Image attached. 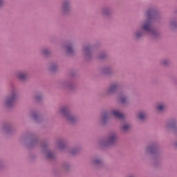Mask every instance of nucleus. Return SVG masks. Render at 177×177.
Listing matches in <instances>:
<instances>
[{"instance_id": "f257e3e1", "label": "nucleus", "mask_w": 177, "mask_h": 177, "mask_svg": "<svg viewBox=\"0 0 177 177\" xmlns=\"http://www.w3.org/2000/svg\"><path fill=\"white\" fill-rule=\"evenodd\" d=\"M143 30H145V31H148L149 32H151V31H153V28H151V24H150V21H148L144 24Z\"/></svg>"}, {"instance_id": "f03ea898", "label": "nucleus", "mask_w": 177, "mask_h": 177, "mask_svg": "<svg viewBox=\"0 0 177 177\" xmlns=\"http://www.w3.org/2000/svg\"><path fill=\"white\" fill-rule=\"evenodd\" d=\"M112 115L113 117H115V118H124V115L118 111H113Z\"/></svg>"}, {"instance_id": "7ed1b4c3", "label": "nucleus", "mask_w": 177, "mask_h": 177, "mask_svg": "<svg viewBox=\"0 0 177 177\" xmlns=\"http://www.w3.org/2000/svg\"><path fill=\"white\" fill-rule=\"evenodd\" d=\"M15 97H16L15 95H12V97H8V99L6 102V104H8V106H10V104H12V103H13V102H15Z\"/></svg>"}, {"instance_id": "20e7f679", "label": "nucleus", "mask_w": 177, "mask_h": 177, "mask_svg": "<svg viewBox=\"0 0 177 177\" xmlns=\"http://www.w3.org/2000/svg\"><path fill=\"white\" fill-rule=\"evenodd\" d=\"M26 77H27V75H26V73H20L19 74V80H26Z\"/></svg>"}, {"instance_id": "39448f33", "label": "nucleus", "mask_w": 177, "mask_h": 177, "mask_svg": "<svg viewBox=\"0 0 177 177\" xmlns=\"http://www.w3.org/2000/svg\"><path fill=\"white\" fill-rule=\"evenodd\" d=\"M115 140V135H112L109 138V143H114Z\"/></svg>"}, {"instance_id": "423d86ee", "label": "nucleus", "mask_w": 177, "mask_h": 177, "mask_svg": "<svg viewBox=\"0 0 177 177\" xmlns=\"http://www.w3.org/2000/svg\"><path fill=\"white\" fill-rule=\"evenodd\" d=\"M145 118H146V115H145V113H139L138 118L140 120H145Z\"/></svg>"}, {"instance_id": "0eeeda50", "label": "nucleus", "mask_w": 177, "mask_h": 177, "mask_svg": "<svg viewBox=\"0 0 177 177\" xmlns=\"http://www.w3.org/2000/svg\"><path fill=\"white\" fill-rule=\"evenodd\" d=\"M117 89V85H112L109 88V92H114Z\"/></svg>"}, {"instance_id": "6e6552de", "label": "nucleus", "mask_w": 177, "mask_h": 177, "mask_svg": "<svg viewBox=\"0 0 177 177\" xmlns=\"http://www.w3.org/2000/svg\"><path fill=\"white\" fill-rule=\"evenodd\" d=\"M61 113L62 114H68V110L67 109V108H63L62 110H61Z\"/></svg>"}, {"instance_id": "1a4fd4ad", "label": "nucleus", "mask_w": 177, "mask_h": 177, "mask_svg": "<svg viewBox=\"0 0 177 177\" xmlns=\"http://www.w3.org/2000/svg\"><path fill=\"white\" fill-rule=\"evenodd\" d=\"M158 110L159 111H162L164 110V105L160 104L158 106Z\"/></svg>"}, {"instance_id": "9d476101", "label": "nucleus", "mask_w": 177, "mask_h": 177, "mask_svg": "<svg viewBox=\"0 0 177 177\" xmlns=\"http://www.w3.org/2000/svg\"><path fill=\"white\" fill-rule=\"evenodd\" d=\"M67 8H68V2H65L64 3V9L66 10V9H67Z\"/></svg>"}, {"instance_id": "9b49d317", "label": "nucleus", "mask_w": 177, "mask_h": 177, "mask_svg": "<svg viewBox=\"0 0 177 177\" xmlns=\"http://www.w3.org/2000/svg\"><path fill=\"white\" fill-rule=\"evenodd\" d=\"M66 49H67V51H68L69 53H71L72 50H73V48H71V46H68V47L66 48Z\"/></svg>"}, {"instance_id": "f8f14e48", "label": "nucleus", "mask_w": 177, "mask_h": 177, "mask_svg": "<svg viewBox=\"0 0 177 177\" xmlns=\"http://www.w3.org/2000/svg\"><path fill=\"white\" fill-rule=\"evenodd\" d=\"M129 128V125L127 124L123 127L124 131H127Z\"/></svg>"}, {"instance_id": "ddd939ff", "label": "nucleus", "mask_w": 177, "mask_h": 177, "mask_svg": "<svg viewBox=\"0 0 177 177\" xmlns=\"http://www.w3.org/2000/svg\"><path fill=\"white\" fill-rule=\"evenodd\" d=\"M120 101L122 102V103H124L125 102V97L120 98Z\"/></svg>"}, {"instance_id": "4468645a", "label": "nucleus", "mask_w": 177, "mask_h": 177, "mask_svg": "<svg viewBox=\"0 0 177 177\" xmlns=\"http://www.w3.org/2000/svg\"><path fill=\"white\" fill-rule=\"evenodd\" d=\"M147 15H148V17H150V16H151V11H148Z\"/></svg>"}, {"instance_id": "2eb2a0df", "label": "nucleus", "mask_w": 177, "mask_h": 177, "mask_svg": "<svg viewBox=\"0 0 177 177\" xmlns=\"http://www.w3.org/2000/svg\"><path fill=\"white\" fill-rule=\"evenodd\" d=\"M100 162V160H97L95 161V164H99Z\"/></svg>"}, {"instance_id": "dca6fc26", "label": "nucleus", "mask_w": 177, "mask_h": 177, "mask_svg": "<svg viewBox=\"0 0 177 177\" xmlns=\"http://www.w3.org/2000/svg\"><path fill=\"white\" fill-rule=\"evenodd\" d=\"M3 3V0H0V6Z\"/></svg>"}, {"instance_id": "f3484780", "label": "nucleus", "mask_w": 177, "mask_h": 177, "mask_svg": "<svg viewBox=\"0 0 177 177\" xmlns=\"http://www.w3.org/2000/svg\"><path fill=\"white\" fill-rule=\"evenodd\" d=\"M136 37H140V35L136 34Z\"/></svg>"}, {"instance_id": "a211bd4d", "label": "nucleus", "mask_w": 177, "mask_h": 177, "mask_svg": "<svg viewBox=\"0 0 177 177\" xmlns=\"http://www.w3.org/2000/svg\"><path fill=\"white\" fill-rule=\"evenodd\" d=\"M48 158H51L52 156H50L49 154L48 155Z\"/></svg>"}, {"instance_id": "6ab92c4d", "label": "nucleus", "mask_w": 177, "mask_h": 177, "mask_svg": "<svg viewBox=\"0 0 177 177\" xmlns=\"http://www.w3.org/2000/svg\"><path fill=\"white\" fill-rule=\"evenodd\" d=\"M89 48H86V50H88Z\"/></svg>"}, {"instance_id": "aec40b11", "label": "nucleus", "mask_w": 177, "mask_h": 177, "mask_svg": "<svg viewBox=\"0 0 177 177\" xmlns=\"http://www.w3.org/2000/svg\"><path fill=\"white\" fill-rule=\"evenodd\" d=\"M44 53H46V52L44 51Z\"/></svg>"}]
</instances>
